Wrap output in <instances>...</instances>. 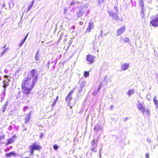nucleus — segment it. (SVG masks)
<instances>
[{
	"instance_id": "obj_9",
	"label": "nucleus",
	"mask_w": 158,
	"mask_h": 158,
	"mask_svg": "<svg viewBox=\"0 0 158 158\" xmlns=\"http://www.w3.org/2000/svg\"><path fill=\"white\" fill-rule=\"evenodd\" d=\"M137 106L138 109L140 110L142 113H143V111L145 110V107L144 106L143 104L141 102H139V101H138L137 104Z\"/></svg>"
},
{
	"instance_id": "obj_34",
	"label": "nucleus",
	"mask_w": 158,
	"mask_h": 158,
	"mask_svg": "<svg viewBox=\"0 0 158 158\" xmlns=\"http://www.w3.org/2000/svg\"><path fill=\"white\" fill-rule=\"evenodd\" d=\"M12 126L11 125H10L8 128V130L10 131H12Z\"/></svg>"
},
{
	"instance_id": "obj_10",
	"label": "nucleus",
	"mask_w": 158,
	"mask_h": 158,
	"mask_svg": "<svg viewBox=\"0 0 158 158\" xmlns=\"http://www.w3.org/2000/svg\"><path fill=\"white\" fill-rule=\"evenodd\" d=\"M94 27V23L93 21H90L88 23L86 32H89Z\"/></svg>"
},
{
	"instance_id": "obj_25",
	"label": "nucleus",
	"mask_w": 158,
	"mask_h": 158,
	"mask_svg": "<svg viewBox=\"0 0 158 158\" xmlns=\"http://www.w3.org/2000/svg\"><path fill=\"white\" fill-rule=\"evenodd\" d=\"M39 54V51H38L35 56V59L36 60L38 61L39 60V57L38 56Z\"/></svg>"
},
{
	"instance_id": "obj_43",
	"label": "nucleus",
	"mask_w": 158,
	"mask_h": 158,
	"mask_svg": "<svg viewBox=\"0 0 158 158\" xmlns=\"http://www.w3.org/2000/svg\"><path fill=\"white\" fill-rule=\"evenodd\" d=\"M145 156L146 158H149V155L148 154H146Z\"/></svg>"
},
{
	"instance_id": "obj_54",
	"label": "nucleus",
	"mask_w": 158,
	"mask_h": 158,
	"mask_svg": "<svg viewBox=\"0 0 158 158\" xmlns=\"http://www.w3.org/2000/svg\"><path fill=\"white\" fill-rule=\"evenodd\" d=\"M9 148V149H10H10H11L12 148V146H10Z\"/></svg>"
},
{
	"instance_id": "obj_6",
	"label": "nucleus",
	"mask_w": 158,
	"mask_h": 158,
	"mask_svg": "<svg viewBox=\"0 0 158 158\" xmlns=\"http://www.w3.org/2000/svg\"><path fill=\"white\" fill-rule=\"evenodd\" d=\"M111 81V79L110 78H108L107 76H106L101 82V86L107 85L108 83L110 82Z\"/></svg>"
},
{
	"instance_id": "obj_13",
	"label": "nucleus",
	"mask_w": 158,
	"mask_h": 158,
	"mask_svg": "<svg viewBox=\"0 0 158 158\" xmlns=\"http://www.w3.org/2000/svg\"><path fill=\"white\" fill-rule=\"evenodd\" d=\"M5 155L7 158H8L12 156L16 157L18 156V154L14 152H11L9 153H6Z\"/></svg>"
},
{
	"instance_id": "obj_23",
	"label": "nucleus",
	"mask_w": 158,
	"mask_h": 158,
	"mask_svg": "<svg viewBox=\"0 0 158 158\" xmlns=\"http://www.w3.org/2000/svg\"><path fill=\"white\" fill-rule=\"evenodd\" d=\"M6 89H2V93L1 94V99L2 100L4 99V98L5 96Z\"/></svg>"
},
{
	"instance_id": "obj_4",
	"label": "nucleus",
	"mask_w": 158,
	"mask_h": 158,
	"mask_svg": "<svg viewBox=\"0 0 158 158\" xmlns=\"http://www.w3.org/2000/svg\"><path fill=\"white\" fill-rule=\"evenodd\" d=\"M114 9L115 10H116L115 14L112 11H109V16L110 17H112L114 19H115L116 20H121L119 19L118 16L117 15V13H118L117 7L115 6Z\"/></svg>"
},
{
	"instance_id": "obj_28",
	"label": "nucleus",
	"mask_w": 158,
	"mask_h": 158,
	"mask_svg": "<svg viewBox=\"0 0 158 158\" xmlns=\"http://www.w3.org/2000/svg\"><path fill=\"white\" fill-rule=\"evenodd\" d=\"M64 36V33L63 32H62L60 36L58 41H60L61 39H62L63 36Z\"/></svg>"
},
{
	"instance_id": "obj_5",
	"label": "nucleus",
	"mask_w": 158,
	"mask_h": 158,
	"mask_svg": "<svg viewBox=\"0 0 158 158\" xmlns=\"http://www.w3.org/2000/svg\"><path fill=\"white\" fill-rule=\"evenodd\" d=\"M152 20L150 22V24L152 26L156 27L158 26V14L156 16L152 17Z\"/></svg>"
},
{
	"instance_id": "obj_56",
	"label": "nucleus",
	"mask_w": 158,
	"mask_h": 158,
	"mask_svg": "<svg viewBox=\"0 0 158 158\" xmlns=\"http://www.w3.org/2000/svg\"><path fill=\"white\" fill-rule=\"evenodd\" d=\"M24 131H27V128H26L24 129Z\"/></svg>"
},
{
	"instance_id": "obj_36",
	"label": "nucleus",
	"mask_w": 158,
	"mask_h": 158,
	"mask_svg": "<svg viewBox=\"0 0 158 158\" xmlns=\"http://www.w3.org/2000/svg\"><path fill=\"white\" fill-rule=\"evenodd\" d=\"M8 101H6L5 102V104L3 106L6 107L8 105Z\"/></svg>"
},
{
	"instance_id": "obj_50",
	"label": "nucleus",
	"mask_w": 158,
	"mask_h": 158,
	"mask_svg": "<svg viewBox=\"0 0 158 158\" xmlns=\"http://www.w3.org/2000/svg\"><path fill=\"white\" fill-rule=\"evenodd\" d=\"M150 94H148L147 95V97L148 98V100H149V98H148V97H150Z\"/></svg>"
},
{
	"instance_id": "obj_59",
	"label": "nucleus",
	"mask_w": 158,
	"mask_h": 158,
	"mask_svg": "<svg viewBox=\"0 0 158 158\" xmlns=\"http://www.w3.org/2000/svg\"><path fill=\"white\" fill-rule=\"evenodd\" d=\"M141 13H143V11H142L141 12Z\"/></svg>"
},
{
	"instance_id": "obj_31",
	"label": "nucleus",
	"mask_w": 158,
	"mask_h": 158,
	"mask_svg": "<svg viewBox=\"0 0 158 158\" xmlns=\"http://www.w3.org/2000/svg\"><path fill=\"white\" fill-rule=\"evenodd\" d=\"M59 146L55 144L53 146V148L55 150H57Z\"/></svg>"
},
{
	"instance_id": "obj_33",
	"label": "nucleus",
	"mask_w": 158,
	"mask_h": 158,
	"mask_svg": "<svg viewBox=\"0 0 158 158\" xmlns=\"http://www.w3.org/2000/svg\"><path fill=\"white\" fill-rule=\"evenodd\" d=\"M57 102L56 100H54L52 103V106H54Z\"/></svg>"
},
{
	"instance_id": "obj_30",
	"label": "nucleus",
	"mask_w": 158,
	"mask_h": 158,
	"mask_svg": "<svg viewBox=\"0 0 158 158\" xmlns=\"http://www.w3.org/2000/svg\"><path fill=\"white\" fill-rule=\"evenodd\" d=\"M123 41L124 43H127L130 41L129 39L128 38H126L123 39Z\"/></svg>"
},
{
	"instance_id": "obj_8",
	"label": "nucleus",
	"mask_w": 158,
	"mask_h": 158,
	"mask_svg": "<svg viewBox=\"0 0 158 158\" xmlns=\"http://www.w3.org/2000/svg\"><path fill=\"white\" fill-rule=\"evenodd\" d=\"M95 57L91 55H88L86 57V60L89 62V64H92L94 62Z\"/></svg>"
},
{
	"instance_id": "obj_15",
	"label": "nucleus",
	"mask_w": 158,
	"mask_h": 158,
	"mask_svg": "<svg viewBox=\"0 0 158 158\" xmlns=\"http://www.w3.org/2000/svg\"><path fill=\"white\" fill-rule=\"evenodd\" d=\"M15 137L16 136L15 135L13 136L11 138L8 139L7 144H8L13 143L15 141Z\"/></svg>"
},
{
	"instance_id": "obj_26",
	"label": "nucleus",
	"mask_w": 158,
	"mask_h": 158,
	"mask_svg": "<svg viewBox=\"0 0 158 158\" xmlns=\"http://www.w3.org/2000/svg\"><path fill=\"white\" fill-rule=\"evenodd\" d=\"M105 0H98V4L99 6H101L102 3H103L104 1H105Z\"/></svg>"
},
{
	"instance_id": "obj_41",
	"label": "nucleus",
	"mask_w": 158,
	"mask_h": 158,
	"mask_svg": "<svg viewBox=\"0 0 158 158\" xmlns=\"http://www.w3.org/2000/svg\"><path fill=\"white\" fill-rule=\"evenodd\" d=\"M67 36V35H64V37L65 38ZM64 41H67V38H65L64 39Z\"/></svg>"
},
{
	"instance_id": "obj_47",
	"label": "nucleus",
	"mask_w": 158,
	"mask_h": 158,
	"mask_svg": "<svg viewBox=\"0 0 158 158\" xmlns=\"http://www.w3.org/2000/svg\"><path fill=\"white\" fill-rule=\"evenodd\" d=\"M79 23L81 25H82L83 24V23L82 22H80Z\"/></svg>"
},
{
	"instance_id": "obj_21",
	"label": "nucleus",
	"mask_w": 158,
	"mask_h": 158,
	"mask_svg": "<svg viewBox=\"0 0 158 158\" xmlns=\"http://www.w3.org/2000/svg\"><path fill=\"white\" fill-rule=\"evenodd\" d=\"M3 85L2 87L3 89H6V87L9 85V83L7 81H6V80H5L3 81Z\"/></svg>"
},
{
	"instance_id": "obj_38",
	"label": "nucleus",
	"mask_w": 158,
	"mask_h": 158,
	"mask_svg": "<svg viewBox=\"0 0 158 158\" xmlns=\"http://www.w3.org/2000/svg\"><path fill=\"white\" fill-rule=\"evenodd\" d=\"M75 28V26H73L71 27V29H72V30H74ZM74 31V30L72 31V32H73Z\"/></svg>"
},
{
	"instance_id": "obj_3",
	"label": "nucleus",
	"mask_w": 158,
	"mask_h": 158,
	"mask_svg": "<svg viewBox=\"0 0 158 158\" xmlns=\"http://www.w3.org/2000/svg\"><path fill=\"white\" fill-rule=\"evenodd\" d=\"M27 76H30L31 79V78L33 77V81L36 82L38 78L37 71L35 69H32L28 72Z\"/></svg>"
},
{
	"instance_id": "obj_61",
	"label": "nucleus",
	"mask_w": 158,
	"mask_h": 158,
	"mask_svg": "<svg viewBox=\"0 0 158 158\" xmlns=\"http://www.w3.org/2000/svg\"><path fill=\"white\" fill-rule=\"evenodd\" d=\"M70 31H71V29H70Z\"/></svg>"
},
{
	"instance_id": "obj_32",
	"label": "nucleus",
	"mask_w": 158,
	"mask_h": 158,
	"mask_svg": "<svg viewBox=\"0 0 158 158\" xmlns=\"http://www.w3.org/2000/svg\"><path fill=\"white\" fill-rule=\"evenodd\" d=\"M6 107L4 106H2V110L3 112H4L6 110Z\"/></svg>"
},
{
	"instance_id": "obj_14",
	"label": "nucleus",
	"mask_w": 158,
	"mask_h": 158,
	"mask_svg": "<svg viewBox=\"0 0 158 158\" xmlns=\"http://www.w3.org/2000/svg\"><path fill=\"white\" fill-rule=\"evenodd\" d=\"M129 67V64L127 63L123 64L121 66V69L123 70H125Z\"/></svg>"
},
{
	"instance_id": "obj_16",
	"label": "nucleus",
	"mask_w": 158,
	"mask_h": 158,
	"mask_svg": "<svg viewBox=\"0 0 158 158\" xmlns=\"http://www.w3.org/2000/svg\"><path fill=\"white\" fill-rule=\"evenodd\" d=\"M139 6H140L141 10H143L144 7L143 0H139Z\"/></svg>"
},
{
	"instance_id": "obj_12",
	"label": "nucleus",
	"mask_w": 158,
	"mask_h": 158,
	"mask_svg": "<svg viewBox=\"0 0 158 158\" xmlns=\"http://www.w3.org/2000/svg\"><path fill=\"white\" fill-rule=\"evenodd\" d=\"M73 93V91H71L68 94L66 98V101L67 102L68 104H70V102L71 100L72 99V96L71 95Z\"/></svg>"
},
{
	"instance_id": "obj_17",
	"label": "nucleus",
	"mask_w": 158,
	"mask_h": 158,
	"mask_svg": "<svg viewBox=\"0 0 158 158\" xmlns=\"http://www.w3.org/2000/svg\"><path fill=\"white\" fill-rule=\"evenodd\" d=\"M28 35V33L26 35V36L25 37L23 38V40L19 44V47H20L24 43L25 41H26L27 37Z\"/></svg>"
},
{
	"instance_id": "obj_7",
	"label": "nucleus",
	"mask_w": 158,
	"mask_h": 158,
	"mask_svg": "<svg viewBox=\"0 0 158 158\" xmlns=\"http://www.w3.org/2000/svg\"><path fill=\"white\" fill-rule=\"evenodd\" d=\"M97 141H95V139H94L91 142V144L92 145L91 147V150L94 152H96L97 151L96 148L97 147Z\"/></svg>"
},
{
	"instance_id": "obj_20",
	"label": "nucleus",
	"mask_w": 158,
	"mask_h": 158,
	"mask_svg": "<svg viewBox=\"0 0 158 158\" xmlns=\"http://www.w3.org/2000/svg\"><path fill=\"white\" fill-rule=\"evenodd\" d=\"M100 125L99 124H96L94 127V130L98 132L100 130Z\"/></svg>"
},
{
	"instance_id": "obj_53",
	"label": "nucleus",
	"mask_w": 158,
	"mask_h": 158,
	"mask_svg": "<svg viewBox=\"0 0 158 158\" xmlns=\"http://www.w3.org/2000/svg\"><path fill=\"white\" fill-rule=\"evenodd\" d=\"M82 91V89H81L80 90H79V93H81V92Z\"/></svg>"
},
{
	"instance_id": "obj_24",
	"label": "nucleus",
	"mask_w": 158,
	"mask_h": 158,
	"mask_svg": "<svg viewBox=\"0 0 158 158\" xmlns=\"http://www.w3.org/2000/svg\"><path fill=\"white\" fill-rule=\"evenodd\" d=\"M34 2V1L33 0L31 3L29 5L28 7V10L27 11H29L32 8L33 6V3Z\"/></svg>"
},
{
	"instance_id": "obj_22",
	"label": "nucleus",
	"mask_w": 158,
	"mask_h": 158,
	"mask_svg": "<svg viewBox=\"0 0 158 158\" xmlns=\"http://www.w3.org/2000/svg\"><path fill=\"white\" fill-rule=\"evenodd\" d=\"M135 92V90L134 89H131L129 90L127 92V94L129 97H130L131 95H132Z\"/></svg>"
},
{
	"instance_id": "obj_45",
	"label": "nucleus",
	"mask_w": 158,
	"mask_h": 158,
	"mask_svg": "<svg viewBox=\"0 0 158 158\" xmlns=\"http://www.w3.org/2000/svg\"><path fill=\"white\" fill-rule=\"evenodd\" d=\"M3 8H4L6 7V5L5 3H3L2 5Z\"/></svg>"
},
{
	"instance_id": "obj_49",
	"label": "nucleus",
	"mask_w": 158,
	"mask_h": 158,
	"mask_svg": "<svg viewBox=\"0 0 158 158\" xmlns=\"http://www.w3.org/2000/svg\"><path fill=\"white\" fill-rule=\"evenodd\" d=\"M75 4V2H72L71 3V5H73L74 4Z\"/></svg>"
},
{
	"instance_id": "obj_37",
	"label": "nucleus",
	"mask_w": 158,
	"mask_h": 158,
	"mask_svg": "<svg viewBox=\"0 0 158 158\" xmlns=\"http://www.w3.org/2000/svg\"><path fill=\"white\" fill-rule=\"evenodd\" d=\"M10 150L9 148H7L4 150V151L6 152H7Z\"/></svg>"
},
{
	"instance_id": "obj_2",
	"label": "nucleus",
	"mask_w": 158,
	"mask_h": 158,
	"mask_svg": "<svg viewBox=\"0 0 158 158\" xmlns=\"http://www.w3.org/2000/svg\"><path fill=\"white\" fill-rule=\"evenodd\" d=\"M41 148V146L38 144L37 143H33L31 145H30L29 146V149L30 150V156L33 155L35 150H40Z\"/></svg>"
},
{
	"instance_id": "obj_11",
	"label": "nucleus",
	"mask_w": 158,
	"mask_h": 158,
	"mask_svg": "<svg viewBox=\"0 0 158 158\" xmlns=\"http://www.w3.org/2000/svg\"><path fill=\"white\" fill-rule=\"evenodd\" d=\"M126 28L125 26H123L119 29H118L116 31V36H118L121 34L123 33L125 30Z\"/></svg>"
},
{
	"instance_id": "obj_19",
	"label": "nucleus",
	"mask_w": 158,
	"mask_h": 158,
	"mask_svg": "<svg viewBox=\"0 0 158 158\" xmlns=\"http://www.w3.org/2000/svg\"><path fill=\"white\" fill-rule=\"evenodd\" d=\"M153 102L156 105V108H158V101L156 99V97L154 96L153 99Z\"/></svg>"
},
{
	"instance_id": "obj_18",
	"label": "nucleus",
	"mask_w": 158,
	"mask_h": 158,
	"mask_svg": "<svg viewBox=\"0 0 158 158\" xmlns=\"http://www.w3.org/2000/svg\"><path fill=\"white\" fill-rule=\"evenodd\" d=\"M31 117V112H30L28 114L26 115V117L25 118V123H26L30 120V118Z\"/></svg>"
},
{
	"instance_id": "obj_39",
	"label": "nucleus",
	"mask_w": 158,
	"mask_h": 158,
	"mask_svg": "<svg viewBox=\"0 0 158 158\" xmlns=\"http://www.w3.org/2000/svg\"><path fill=\"white\" fill-rule=\"evenodd\" d=\"M128 119H129V118L128 117H126V118H123V120L124 121H127Z\"/></svg>"
},
{
	"instance_id": "obj_48",
	"label": "nucleus",
	"mask_w": 158,
	"mask_h": 158,
	"mask_svg": "<svg viewBox=\"0 0 158 158\" xmlns=\"http://www.w3.org/2000/svg\"><path fill=\"white\" fill-rule=\"evenodd\" d=\"M114 106L113 105H112L110 106V109H111V108H114Z\"/></svg>"
},
{
	"instance_id": "obj_58",
	"label": "nucleus",
	"mask_w": 158,
	"mask_h": 158,
	"mask_svg": "<svg viewBox=\"0 0 158 158\" xmlns=\"http://www.w3.org/2000/svg\"><path fill=\"white\" fill-rule=\"evenodd\" d=\"M40 138L42 137V135H40Z\"/></svg>"
},
{
	"instance_id": "obj_29",
	"label": "nucleus",
	"mask_w": 158,
	"mask_h": 158,
	"mask_svg": "<svg viewBox=\"0 0 158 158\" xmlns=\"http://www.w3.org/2000/svg\"><path fill=\"white\" fill-rule=\"evenodd\" d=\"M143 111V113H142L143 114H144L145 112H146L148 114H149L150 111L148 109H145V110Z\"/></svg>"
},
{
	"instance_id": "obj_51",
	"label": "nucleus",
	"mask_w": 158,
	"mask_h": 158,
	"mask_svg": "<svg viewBox=\"0 0 158 158\" xmlns=\"http://www.w3.org/2000/svg\"><path fill=\"white\" fill-rule=\"evenodd\" d=\"M58 98H59V97L58 96H57L56 97V99L55 100H56L57 101L58 100Z\"/></svg>"
},
{
	"instance_id": "obj_44",
	"label": "nucleus",
	"mask_w": 158,
	"mask_h": 158,
	"mask_svg": "<svg viewBox=\"0 0 158 158\" xmlns=\"http://www.w3.org/2000/svg\"><path fill=\"white\" fill-rule=\"evenodd\" d=\"M147 141L149 143H151V140L150 139H147Z\"/></svg>"
},
{
	"instance_id": "obj_40",
	"label": "nucleus",
	"mask_w": 158,
	"mask_h": 158,
	"mask_svg": "<svg viewBox=\"0 0 158 158\" xmlns=\"http://www.w3.org/2000/svg\"><path fill=\"white\" fill-rule=\"evenodd\" d=\"M6 49L5 50H4L1 53V55H3L6 52Z\"/></svg>"
},
{
	"instance_id": "obj_1",
	"label": "nucleus",
	"mask_w": 158,
	"mask_h": 158,
	"mask_svg": "<svg viewBox=\"0 0 158 158\" xmlns=\"http://www.w3.org/2000/svg\"><path fill=\"white\" fill-rule=\"evenodd\" d=\"M35 82L31 80L30 76H27L23 80L22 83V90L24 94L28 95L35 85Z\"/></svg>"
},
{
	"instance_id": "obj_60",
	"label": "nucleus",
	"mask_w": 158,
	"mask_h": 158,
	"mask_svg": "<svg viewBox=\"0 0 158 158\" xmlns=\"http://www.w3.org/2000/svg\"><path fill=\"white\" fill-rule=\"evenodd\" d=\"M102 33V31H101V33Z\"/></svg>"
},
{
	"instance_id": "obj_57",
	"label": "nucleus",
	"mask_w": 158,
	"mask_h": 158,
	"mask_svg": "<svg viewBox=\"0 0 158 158\" xmlns=\"http://www.w3.org/2000/svg\"><path fill=\"white\" fill-rule=\"evenodd\" d=\"M24 108H25V109H27V107H24Z\"/></svg>"
},
{
	"instance_id": "obj_42",
	"label": "nucleus",
	"mask_w": 158,
	"mask_h": 158,
	"mask_svg": "<svg viewBox=\"0 0 158 158\" xmlns=\"http://www.w3.org/2000/svg\"><path fill=\"white\" fill-rule=\"evenodd\" d=\"M102 86H101V84L100 85V86L98 88V91L100 90V89L101 87H102Z\"/></svg>"
},
{
	"instance_id": "obj_52",
	"label": "nucleus",
	"mask_w": 158,
	"mask_h": 158,
	"mask_svg": "<svg viewBox=\"0 0 158 158\" xmlns=\"http://www.w3.org/2000/svg\"><path fill=\"white\" fill-rule=\"evenodd\" d=\"M49 64H50V62L49 61L48 63H47V65L48 66V67H49Z\"/></svg>"
},
{
	"instance_id": "obj_46",
	"label": "nucleus",
	"mask_w": 158,
	"mask_h": 158,
	"mask_svg": "<svg viewBox=\"0 0 158 158\" xmlns=\"http://www.w3.org/2000/svg\"><path fill=\"white\" fill-rule=\"evenodd\" d=\"M4 77L5 78H8L9 77V76H7L6 75H5L4 76Z\"/></svg>"
},
{
	"instance_id": "obj_55",
	"label": "nucleus",
	"mask_w": 158,
	"mask_h": 158,
	"mask_svg": "<svg viewBox=\"0 0 158 158\" xmlns=\"http://www.w3.org/2000/svg\"><path fill=\"white\" fill-rule=\"evenodd\" d=\"M23 158H31V157H25Z\"/></svg>"
},
{
	"instance_id": "obj_35",
	"label": "nucleus",
	"mask_w": 158,
	"mask_h": 158,
	"mask_svg": "<svg viewBox=\"0 0 158 158\" xmlns=\"http://www.w3.org/2000/svg\"><path fill=\"white\" fill-rule=\"evenodd\" d=\"M98 92L97 91V92H93L92 94L93 95H96L98 93Z\"/></svg>"
},
{
	"instance_id": "obj_27",
	"label": "nucleus",
	"mask_w": 158,
	"mask_h": 158,
	"mask_svg": "<svg viewBox=\"0 0 158 158\" xmlns=\"http://www.w3.org/2000/svg\"><path fill=\"white\" fill-rule=\"evenodd\" d=\"M84 76L85 77H89V72L87 71H85L84 73Z\"/></svg>"
}]
</instances>
